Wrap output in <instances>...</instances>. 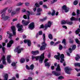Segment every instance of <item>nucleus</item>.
Returning a JSON list of instances; mask_svg holds the SVG:
<instances>
[{
    "mask_svg": "<svg viewBox=\"0 0 80 80\" xmlns=\"http://www.w3.org/2000/svg\"><path fill=\"white\" fill-rule=\"evenodd\" d=\"M45 53H43L40 56H32V60H33L34 59H35L36 61H37L39 59V62L40 63H43V61L45 58Z\"/></svg>",
    "mask_w": 80,
    "mask_h": 80,
    "instance_id": "obj_1",
    "label": "nucleus"
},
{
    "mask_svg": "<svg viewBox=\"0 0 80 80\" xmlns=\"http://www.w3.org/2000/svg\"><path fill=\"white\" fill-rule=\"evenodd\" d=\"M52 22H51V21H48V23L46 24L44 26H43V25L42 24L41 26V28H43L44 30H47L48 28H50L51 27V26H52Z\"/></svg>",
    "mask_w": 80,
    "mask_h": 80,
    "instance_id": "obj_2",
    "label": "nucleus"
},
{
    "mask_svg": "<svg viewBox=\"0 0 80 80\" xmlns=\"http://www.w3.org/2000/svg\"><path fill=\"white\" fill-rule=\"evenodd\" d=\"M17 27L18 28V32H23V25H20L18 24L17 25Z\"/></svg>",
    "mask_w": 80,
    "mask_h": 80,
    "instance_id": "obj_3",
    "label": "nucleus"
},
{
    "mask_svg": "<svg viewBox=\"0 0 80 80\" xmlns=\"http://www.w3.org/2000/svg\"><path fill=\"white\" fill-rule=\"evenodd\" d=\"M8 8L7 7L4 8L1 12V13H2L1 16V17L2 18H3V20H4V18H5V13H6V12L5 11Z\"/></svg>",
    "mask_w": 80,
    "mask_h": 80,
    "instance_id": "obj_4",
    "label": "nucleus"
},
{
    "mask_svg": "<svg viewBox=\"0 0 80 80\" xmlns=\"http://www.w3.org/2000/svg\"><path fill=\"white\" fill-rule=\"evenodd\" d=\"M72 70V69L69 67H66L65 68L64 70L67 74H70V71Z\"/></svg>",
    "mask_w": 80,
    "mask_h": 80,
    "instance_id": "obj_5",
    "label": "nucleus"
},
{
    "mask_svg": "<svg viewBox=\"0 0 80 80\" xmlns=\"http://www.w3.org/2000/svg\"><path fill=\"white\" fill-rule=\"evenodd\" d=\"M23 50V48L19 49L18 48H17L14 50V51L15 52H18V53H21V52Z\"/></svg>",
    "mask_w": 80,
    "mask_h": 80,
    "instance_id": "obj_6",
    "label": "nucleus"
},
{
    "mask_svg": "<svg viewBox=\"0 0 80 80\" xmlns=\"http://www.w3.org/2000/svg\"><path fill=\"white\" fill-rule=\"evenodd\" d=\"M30 23V21L29 20L28 21H25V20H23L22 21V23L24 26H27V25H28Z\"/></svg>",
    "mask_w": 80,
    "mask_h": 80,
    "instance_id": "obj_7",
    "label": "nucleus"
},
{
    "mask_svg": "<svg viewBox=\"0 0 80 80\" xmlns=\"http://www.w3.org/2000/svg\"><path fill=\"white\" fill-rule=\"evenodd\" d=\"M24 42L25 43H28V47H30V46H31V45L32 44L31 41L25 39L24 40Z\"/></svg>",
    "mask_w": 80,
    "mask_h": 80,
    "instance_id": "obj_8",
    "label": "nucleus"
},
{
    "mask_svg": "<svg viewBox=\"0 0 80 80\" xmlns=\"http://www.w3.org/2000/svg\"><path fill=\"white\" fill-rule=\"evenodd\" d=\"M34 22H32L29 24L28 28L30 30H33L34 28Z\"/></svg>",
    "mask_w": 80,
    "mask_h": 80,
    "instance_id": "obj_9",
    "label": "nucleus"
},
{
    "mask_svg": "<svg viewBox=\"0 0 80 80\" xmlns=\"http://www.w3.org/2000/svg\"><path fill=\"white\" fill-rule=\"evenodd\" d=\"M14 43V41L13 40H10L9 43H8L7 47L8 48H10L12 46V45Z\"/></svg>",
    "mask_w": 80,
    "mask_h": 80,
    "instance_id": "obj_10",
    "label": "nucleus"
},
{
    "mask_svg": "<svg viewBox=\"0 0 80 80\" xmlns=\"http://www.w3.org/2000/svg\"><path fill=\"white\" fill-rule=\"evenodd\" d=\"M75 48H76V45H74L72 46V49L71 48H69L68 50L69 53H71L72 51H73V50H75Z\"/></svg>",
    "mask_w": 80,
    "mask_h": 80,
    "instance_id": "obj_11",
    "label": "nucleus"
},
{
    "mask_svg": "<svg viewBox=\"0 0 80 80\" xmlns=\"http://www.w3.org/2000/svg\"><path fill=\"white\" fill-rule=\"evenodd\" d=\"M11 28L12 30L13 35H16V29H15V26H12L11 27Z\"/></svg>",
    "mask_w": 80,
    "mask_h": 80,
    "instance_id": "obj_12",
    "label": "nucleus"
},
{
    "mask_svg": "<svg viewBox=\"0 0 80 80\" xmlns=\"http://www.w3.org/2000/svg\"><path fill=\"white\" fill-rule=\"evenodd\" d=\"M37 13L36 14V15H41V12L42 11V9L40 8H39L37 9Z\"/></svg>",
    "mask_w": 80,
    "mask_h": 80,
    "instance_id": "obj_13",
    "label": "nucleus"
},
{
    "mask_svg": "<svg viewBox=\"0 0 80 80\" xmlns=\"http://www.w3.org/2000/svg\"><path fill=\"white\" fill-rule=\"evenodd\" d=\"M60 58H61V60L60 61L61 63H63V62L65 61V60H64V55L63 54H61L60 56Z\"/></svg>",
    "mask_w": 80,
    "mask_h": 80,
    "instance_id": "obj_14",
    "label": "nucleus"
},
{
    "mask_svg": "<svg viewBox=\"0 0 80 80\" xmlns=\"http://www.w3.org/2000/svg\"><path fill=\"white\" fill-rule=\"evenodd\" d=\"M2 59V62L3 64H4V65H7V63H6V61H5V60H6V59H5V56H3Z\"/></svg>",
    "mask_w": 80,
    "mask_h": 80,
    "instance_id": "obj_15",
    "label": "nucleus"
},
{
    "mask_svg": "<svg viewBox=\"0 0 80 80\" xmlns=\"http://www.w3.org/2000/svg\"><path fill=\"white\" fill-rule=\"evenodd\" d=\"M32 54L33 55H37V54L38 53H39V52L38 51H32L31 52Z\"/></svg>",
    "mask_w": 80,
    "mask_h": 80,
    "instance_id": "obj_16",
    "label": "nucleus"
},
{
    "mask_svg": "<svg viewBox=\"0 0 80 80\" xmlns=\"http://www.w3.org/2000/svg\"><path fill=\"white\" fill-rule=\"evenodd\" d=\"M52 73L53 74V75H54L55 76H60V75H61L60 73H57V72L54 71H53L52 72Z\"/></svg>",
    "mask_w": 80,
    "mask_h": 80,
    "instance_id": "obj_17",
    "label": "nucleus"
},
{
    "mask_svg": "<svg viewBox=\"0 0 80 80\" xmlns=\"http://www.w3.org/2000/svg\"><path fill=\"white\" fill-rule=\"evenodd\" d=\"M26 15L28 16V20H30L29 16L30 15V12L28 11H26Z\"/></svg>",
    "mask_w": 80,
    "mask_h": 80,
    "instance_id": "obj_18",
    "label": "nucleus"
},
{
    "mask_svg": "<svg viewBox=\"0 0 80 80\" xmlns=\"http://www.w3.org/2000/svg\"><path fill=\"white\" fill-rule=\"evenodd\" d=\"M4 80H2L0 79V80H8V75L7 74H6L4 76Z\"/></svg>",
    "mask_w": 80,
    "mask_h": 80,
    "instance_id": "obj_19",
    "label": "nucleus"
},
{
    "mask_svg": "<svg viewBox=\"0 0 80 80\" xmlns=\"http://www.w3.org/2000/svg\"><path fill=\"white\" fill-rule=\"evenodd\" d=\"M54 58H56L57 60H60V53H58V55H55L54 56Z\"/></svg>",
    "mask_w": 80,
    "mask_h": 80,
    "instance_id": "obj_20",
    "label": "nucleus"
},
{
    "mask_svg": "<svg viewBox=\"0 0 80 80\" xmlns=\"http://www.w3.org/2000/svg\"><path fill=\"white\" fill-rule=\"evenodd\" d=\"M67 21H68L67 20L66 21L63 20L61 22V24H62V25H65V24H66V23H67Z\"/></svg>",
    "mask_w": 80,
    "mask_h": 80,
    "instance_id": "obj_21",
    "label": "nucleus"
},
{
    "mask_svg": "<svg viewBox=\"0 0 80 80\" xmlns=\"http://www.w3.org/2000/svg\"><path fill=\"white\" fill-rule=\"evenodd\" d=\"M70 20H71V21H73L74 20H78V18H75L72 17L70 19Z\"/></svg>",
    "mask_w": 80,
    "mask_h": 80,
    "instance_id": "obj_22",
    "label": "nucleus"
},
{
    "mask_svg": "<svg viewBox=\"0 0 80 80\" xmlns=\"http://www.w3.org/2000/svg\"><path fill=\"white\" fill-rule=\"evenodd\" d=\"M75 59L77 61L78 60V59L80 58V56L78 54L76 55V57L75 58Z\"/></svg>",
    "mask_w": 80,
    "mask_h": 80,
    "instance_id": "obj_23",
    "label": "nucleus"
},
{
    "mask_svg": "<svg viewBox=\"0 0 80 80\" xmlns=\"http://www.w3.org/2000/svg\"><path fill=\"white\" fill-rule=\"evenodd\" d=\"M17 13L16 11H13L12 12H11V16L12 17H13L14 15H15L17 14Z\"/></svg>",
    "mask_w": 80,
    "mask_h": 80,
    "instance_id": "obj_24",
    "label": "nucleus"
},
{
    "mask_svg": "<svg viewBox=\"0 0 80 80\" xmlns=\"http://www.w3.org/2000/svg\"><path fill=\"white\" fill-rule=\"evenodd\" d=\"M47 43L45 42V41H43V42L42 43V46H43V47H46L47 45Z\"/></svg>",
    "mask_w": 80,
    "mask_h": 80,
    "instance_id": "obj_25",
    "label": "nucleus"
},
{
    "mask_svg": "<svg viewBox=\"0 0 80 80\" xmlns=\"http://www.w3.org/2000/svg\"><path fill=\"white\" fill-rule=\"evenodd\" d=\"M56 71H61V69H60V65L59 64L58 65V66L56 69Z\"/></svg>",
    "mask_w": 80,
    "mask_h": 80,
    "instance_id": "obj_26",
    "label": "nucleus"
},
{
    "mask_svg": "<svg viewBox=\"0 0 80 80\" xmlns=\"http://www.w3.org/2000/svg\"><path fill=\"white\" fill-rule=\"evenodd\" d=\"M48 38L50 40H52L53 39V36H52V35L51 34H49L48 35Z\"/></svg>",
    "mask_w": 80,
    "mask_h": 80,
    "instance_id": "obj_27",
    "label": "nucleus"
},
{
    "mask_svg": "<svg viewBox=\"0 0 80 80\" xmlns=\"http://www.w3.org/2000/svg\"><path fill=\"white\" fill-rule=\"evenodd\" d=\"M74 66L75 67H80V63H75L74 64Z\"/></svg>",
    "mask_w": 80,
    "mask_h": 80,
    "instance_id": "obj_28",
    "label": "nucleus"
},
{
    "mask_svg": "<svg viewBox=\"0 0 80 80\" xmlns=\"http://www.w3.org/2000/svg\"><path fill=\"white\" fill-rule=\"evenodd\" d=\"M25 62V60L24 58H22L20 60V62L23 63H24Z\"/></svg>",
    "mask_w": 80,
    "mask_h": 80,
    "instance_id": "obj_29",
    "label": "nucleus"
},
{
    "mask_svg": "<svg viewBox=\"0 0 80 80\" xmlns=\"http://www.w3.org/2000/svg\"><path fill=\"white\" fill-rule=\"evenodd\" d=\"M80 29L78 28L77 30L76 31L75 33L76 34H79V33H80Z\"/></svg>",
    "mask_w": 80,
    "mask_h": 80,
    "instance_id": "obj_30",
    "label": "nucleus"
},
{
    "mask_svg": "<svg viewBox=\"0 0 80 80\" xmlns=\"http://www.w3.org/2000/svg\"><path fill=\"white\" fill-rule=\"evenodd\" d=\"M47 19V17H46L42 19H40V21L42 22H45V20H46Z\"/></svg>",
    "mask_w": 80,
    "mask_h": 80,
    "instance_id": "obj_31",
    "label": "nucleus"
},
{
    "mask_svg": "<svg viewBox=\"0 0 80 80\" xmlns=\"http://www.w3.org/2000/svg\"><path fill=\"white\" fill-rule=\"evenodd\" d=\"M10 18V16H5V17L4 18V20H7L9 19Z\"/></svg>",
    "mask_w": 80,
    "mask_h": 80,
    "instance_id": "obj_32",
    "label": "nucleus"
},
{
    "mask_svg": "<svg viewBox=\"0 0 80 80\" xmlns=\"http://www.w3.org/2000/svg\"><path fill=\"white\" fill-rule=\"evenodd\" d=\"M45 49V47L43 46H41L40 48V50L42 51V50H44Z\"/></svg>",
    "mask_w": 80,
    "mask_h": 80,
    "instance_id": "obj_33",
    "label": "nucleus"
},
{
    "mask_svg": "<svg viewBox=\"0 0 80 80\" xmlns=\"http://www.w3.org/2000/svg\"><path fill=\"white\" fill-rule=\"evenodd\" d=\"M42 38H43V41H45V40H46V37H45V34H43L42 35Z\"/></svg>",
    "mask_w": 80,
    "mask_h": 80,
    "instance_id": "obj_34",
    "label": "nucleus"
},
{
    "mask_svg": "<svg viewBox=\"0 0 80 80\" xmlns=\"http://www.w3.org/2000/svg\"><path fill=\"white\" fill-rule=\"evenodd\" d=\"M33 68H34V65L33 64H32L30 66V70H33Z\"/></svg>",
    "mask_w": 80,
    "mask_h": 80,
    "instance_id": "obj_35",
    "label": "nucleus"
},
{
    "mask_svg": "<svg viewBox=\"0 0 80 80\" xmlns=\"http://www.w3.org/2000/svg\"><path fill=\"white\" fill-rule=\"evenodd\" d=\"M20 9H21V8H16V12L17 13V12H20Z\"/></svg>",
    "mask_w": 80,
    "mask_h": 80,
    "instance_id": "obj_36",
    "label": "nucleus"
},
{
    "mask_svg": "<svg viewBox=\"0 0 80 80\" xmlns=\"http://www.w3.org/2000/svg\"><path fill=\"white\" fill-rule=\"evenodd\" d=\"M62 43H63V44L64 45H66V40H65V39H64L62 42Z\"/></svg>",
    "mask_w": 80,
    "mask_h": 80,
    "instance_id": "obj_37",
    "label": "nucleus"
},
{
    "mask_svg": "<svg viewBox=\"0 0 80 80\" xmlns=\"http://www.w3.org/2000/svg\"><path fill=\"white\" fill-rule=\"evenodd\" d=\"M67 24H68V25H72V24H73V22H69L68 21V20Z\"/></svg>",
    "mask_w": 80,
    "mask_h": 80,
    "instance_id": "obj_38",
    "label": "nucleus"
},
{
    "mask_svg": "<svg viewBox=\"0 0 80 80\" xmlns=\"http://www.w3.org/2000/svg\"><path fill=\"white\" fill-rule=\"evenodd\" d=\"M50 64L48 62H46L45 63V66L46 67L47 66L48 67H50Z\"/></svg>",
    "mask_w": 80,
    "mask_h": 80,
    "instance_id": "obj_39",
    "label": "nucleus"
},
{
    "mask_svg": "<svg viewBox=\"0 0 80 80\" xmlns=\"http://www.w3.org/2000/svg\"><path fill=\"white\" fill-rule=\"evenodd\" d=\"M75 40L77 43H78V44H80V41H79V40H78V39H76Z\"/></svg>",
    "mask_w": 80,
    "mask_h": 80,
    "instance_id": "obj_40",
    "label": "nucleus"
},
{
    "mask_svg": "<svg viewBox=\"0 0 80 80\" xmlns=\"http://www.w3.org/2000/svg\"><path fill=\"white\" fill-rule=\"evenodd\" d=\"M23 4V3L19 2L17 4V6H21Z\"/></svg>",
    "mask_w": 80,
    "mask_h": 80,
    "instance_id": "obj_41",
    "label": "nucleus"
},
{
    "mask_svg": "<svg viewBox=\"0 0 80 80\" xmlns=\"http://www.w3.org/2000/svg\"><path fill=\"white\" fill-rule=\"evenodd\" d=\"M55 11L53 10L52 12L51 13V15L52 16H54V15H55Z\"/></svg>",
    "mask_w": 80,
    "mask_h": 80,
    "instance_id": "obj_42",
    "label": "nucleus"
},
{
    "mask_svg": "<svg viewBox=\"0 0 80 80\" xmlns=\"http://www.w3.org/2000/svg\"><path fill=\"white\" fill-rule=\"evenodd\" d=\"M65 12H68V11H69V8H66L64 10Z\"/></svg>",
    "mask_w": 80,
    "mask_h": 80,
    "instance_id": "obj_43",
    "label": "nucleus"
},
{
    "mask_svg": "<svg viewBox=\"0 0 80 80\" xmlns=\"http://www.w3.org/2000/svg\"><path fill=\"white\" fill-rule=\"evenodd\" d=\"M62 48H63L62 45H59V50H62Z\"/></svg>",
    "mask_w": 80,
    "mask_h": 80,
    "instance_id": "obj_44",
    "label": "nucleus"
},
{
    "mask_svg": "<svg viewBox=\"0 0 80 80\" xmlns=\"http://www.w3.org/2000/svg\"><path fill=\"white\" fill-rule=\"evenodd\" d=\"M63 77L62 76H60L58 78V80H62V79H63Z\"/></svg>",
    "mask_w": 80,
    "mask_h": 80,
    "instance_id": "obj_45",
    "label": "nucleus"
},
{
    "mask_svg": "<svg viewBox=\"0 0 80 80\" xmlns=\"http://www.w3.org/2000/svg\"><path fill=\"white\" fill-rule=\"evenodd\" d=\"M11 65L12 66V67H15V66H16V63L15 62H13L12 63Z\"/></svg>",
    "mask_w": 80,
    "mask_h": 80,
    "instance_id": "obj_46",
    "label": "nucleus"
},
{
    "mask_svg": "<svg viewBox=\"0 0 80 80\" xmlns=\"http://www.w3.org/2000/svg\"><path fill=\"white\" fill-rule=\"evenodd\" d=\"M77 15H78L80 14V10L77 9Z\"/></svg>",
    "mask_w": 80,
    "mask_h": 80,
    "instance_id": "obj_47",
    "label": "nucleus"
},
{
    "mask_svg": "<svg viewBox=\"0 0 80 80\" xmlns=\"http://www.w3.org/2000/svg\"><path fill=\"white\" fill-rule=\"evenodd\" d=\"M35 6H36V7H40V5L39 4H38L37 3H36L35 4Z\"/></svg>",
    "mask_w": 80,
    "mask_h": 80,
    "instance_id": "obj_48",
    "label": "nucleus"
},
{
    "mask_svg": "<svg viewBox=\"0 0 80 80\" xmlns=\"http://www.w3.org/2000/svg\"><path fill=\"white\" fill-rule=\"evenodd\" d=\"M77 4H78V1L76 0L74 1V5H76Z\"/></svg>",
    "mask_w": 80,
    "mask_h": 80,
    "instance_id": "obj_49",
    "label": "nucleus"
},
{
    "mask_svg": "<svg viewBox=\"0 0 80 80\" xmlns=\"http://www.w3.org/2000/svg\"><path fill=\"white\" fill-rule=\"evenodd\" d=\"M60 42H60V41H58L57 42H56V43L54 44V46H55V45H57V44H58V43H60Z\"/></svg>",
    "mask_w": 80,
    "mask_h": 80,
    "instance_id": "obj_50",
    "label": "nucleus"
},
{
    "mask_svg": "<svg viewBox=\"0 0 80 80\" xmlns=\"http://www.w3.org/2000/svg\"><path fill=\"white\" fill-rule=\"evenodd\" d=\"M55 44V42L53 41H51L50 42V44L51 45H53Z\"/></svg>",
    "mask_w": 80,
    "mask_h": 80,
    "instance_id": "obj_51",
    "label": "nucleus"
},
{
    "mask_svg": "<svg viewBox=\"0 0 80 80\" xmlns=\"http://www.w3.org/2000/svg\"><path fill=\"white\" fill-rule=\"evenodd\" d=\"M10 57H11V55H9L8 56L7 58V60H10Z\"/></svg>",
    "mask_w": 80,
    "mask_h": 80,
    "instance_id": "obj_52",
    "label": "nucleus"
},
{
    "mask_svg": "<svg viewBox=\"0 0 80 80\" xmlns=\"http://www.w3.org/2000/svg\"><path fill=\"white\" fill-rule=\"evenodd\" d=\"M67 6H66V5H63L62 7V8L63 10H65V9H66L67 8Z\"/></svg>",
    "mask_w": 80,
    "mask_h": 80,
    "instance_id": "obj_53",
    "label": "nucleus"
},
{
    "mask_svg": "<svg viewBox=\"0 0 80 80\" xmlns=\"http://www.w3.org/2000/svg\"><path fill=\"white\" fill-rule=\"evenodd\" d=\"M26 68L28 70H30V68L28 65H26Z\"/></svg>",
    "mask_w": 80,
    "mask_h": 80,
    "instance_id": "obj_54",
    "label": "nucleus"
},
{
    "mask_svg": "<svg viewBox=\"0 0 80 80\" xmlns=\"http://www.w3.org/2000/svg\"><path fill=\"white\" fill-rule=\"evenodd\" d=\"M57 0H52V1H51L52 3H54L56 2H57Z\"/></svg>",
    "mask_w": 80,
    "mask_h": 80,
    "instance_id": "obj_55",
    "label": "nucleus"
},
{
    "mask_svg": "<svg viewBox=\"0 0 80 80\" xmlns=\"http://www.w3.org/2000/svg\"><path fill=\"white\" fill-rule=\"evenodd\" d=\"M3 65L2 64H0V68L2 69L3 68Z\"/></svg>",
    "mask_w": 80,
    "mask_h": 80,
    "instance_id": "obj_56",
    "label": "nucleus"
},
{
    "mask_svg": "<svg viewBox=\"0 0 80 80\" xmlns=\"http://www.w3.org/2000/svg\"><path fill=\"white\" fill-rule=\"evenodd\" d=\"M23 18H24V19H27V15H24L23 16Z\"/></svg>",
    "mask_w": 80,
    "mask_h": 80,
    "instance_id": "obj_57",
    "label": "nucleus"
},
{
    "mask_svg": "<svg viewBox=\"0 0 80 80\" xmlns=\"http://www.w3.org/2000/svg\"><path fill=\"white\" fill-rule=\"evenodd\" d=\"M11 12H12V8H10L8 10V13H11Z\"/></svg>",
    "mask_w": 80,
    "mask_h": 80,
    "instance_id": "obj_58",
    "label": "nucleus"
},
{
    "mask_svg": "<svg viewBox=\"0 0 80 80\" xmlns=\"http://www.w3.org/2000/svg\"><path fill=\"white\" fill-rule=\"evenodd\" d=\"M22 11L23 12V13H24L26 12V9H22Z\"/></svg>",
    "mask_w": 80,
    "mask_h": 80,
    "instance_id": "obj_59",
    "label": "nucleus"
},
{
    "mask_svg": "<svg viewBox=\"0 0 80 80\" xmlns=\"http://www.w3.org/2000/svg\"><path fill=\"white\" fill-rule=\"evenodd\" d=\"M5 47H3L2 48V50L3 53H5Z\"/></svg>",
    "mask_w": 80,
    "mask_h": 80,
    "instance_id": "obj_60",
    "label": "nucleus"
},
{
    "mask_svg": "<svg viewBox=\"0 0 80 80\" xmlns=\"http://www.w3.org/2000/svg\"><path fill=\"white\" fill-rule=\"evenodd\" d=\"M39 35H42V31H40L39 32Z\"/></svg>",
    "mask_w": 80,
    "mask_h": 80,
    "instance_id": "obj_61",
    "label": "nucleus"
},
{
    "mask_svg": "<svg viewBox=\"0 0 80 80\" xmlns=\"http://www.w3.org/2000/svg\"><path fill=\"white\" fill-rule=\"evenodd\" d=\"M28 80L26 79V80H32V78L31 77H29L28 78Z\"/></svg>",
    "mask_w": 80,
    "mask_h": 80,
    "instance_id": "obj_62",
    "label": "nucleus"
},
{
    "mask_svg": "<svg viewBox=\"0 0 80 80\" xmlns=\"http://www.w3.org/2000/svg\"><path fill=\"white\" fill-rule=\"evenodd\" d=\"M25 5L26 6H28V5H30V4L28 2H26L25 3Z\"/></svg>",
    "mask_w": 80,
    "mask_h": 80,
    "instance_id": "obj_63",
    "label": "nucleus"
},
{
    "mask_svg": "<svg viewBox=\"0 0 80 80\" xmlns=\"http://www.w3.org/2000/svg\"><path fill=\"white\" fill-rule=\"evenodd\" d=\"M7 60L8 63H11V60H10V59Z\"/></svg>",
    "mask_w": 80,
    "mask_h": 80,
    "instance_id": "obj_64",
    "label": "nucleus"
}]
</instances>
